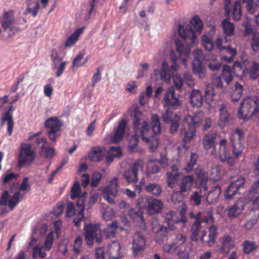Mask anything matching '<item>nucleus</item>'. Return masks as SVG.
Instances as JSON below:
<instances>
[{
  "instance_id": "obj_63",
  "label": "nucleus",
  "mask_w": 259,
  "mask_h": 259,
  "mask_svg": "<svg viewBox=\"0 0 259 259\" xmlns=\"http://www.w3.org/2000/svg\"><path fill=\"white\" fill-rule=\"evenodd\" d=\"M38 254L40 258H45L46 256V253L42 251V247L37 245L33 247L32 251V257L34 259L37 258V254Z\"/></svg>"
},
{
  "instance_id": "obj_35",
  "label": "nucleus",
  "mask_w": 259,
  "mask_h": 259,
  "mask_svg": "<svg viewBox=\"0 0 259 259\" xmlns=\"http://www.w3.org/2000/svg\"><path fill=\"white\" fill-rule=\"evenodd\" d=\"M221 52L222 54H226L222 55L220 58L221 60L227 63L232 62L237 54L236 50L230 46L224 47Z\"/></svg>"
},
{
  "instance_id": "obj_14",
  "label": "nucleus",
  "mask_w": 259,
  "mask_h": 259,
  "mask_svg": "<svg viewBox=\"0 0 259 259\" xmlns=\"http://www.w3.org/2000/svg\"><path fill=\"white\" fill-rule=\"evenodd\" d=\"M20 192L17 191L10 197L8 190L3 191L0 196V206H6L7 205L11 210H13L15 207L20 201Z\"/></svg>"
},
{
  "instance_id": "obj_17",
  "label": "nucleus",
  "mask_w": 259,
  "mask_h": 259,
  "mask_svg": "<svg viewBox=\"0 0 259 259\" xmlns=\"http://www.w3.org/2000/svg\"><path fill=\"white\" fill-rule=\"evenodd\" d=\"M132 249L134 256H137L139 253L146 248V239L144 235L139 231L134 233L132 237Z\"/></svg>"
},
{
  "instance_id": "obj_52",
  "label": "nucleus",
  "mask_w": 259,
  "mask_h": 259,
  "mask_svg": "<svg viewBox=\"0 0 259 259\" xmlns=\"http://www.w3.org/2000/svg\"><path fill=\"white\" fill-rule=\"evenodd\" d=\"M220 121L222 123H225L229 121V114L226 105L223 104L219 108Z\"/></svg>"
},
{
  "instance_id": "obj_22",
  "label": "nucleus",
  "mask_w": 259,
  "mask_h": 259,
  "mask_svg": "<svg viewBox=\"0 0 259 259\" xmlns=\"http://www.w3.org/2000/svg\"><path fill=\"white\" fill-rule=\"evenodd\" d=\"M181 174L178 165L171 164L166 174L167 184L169 188H174L176 186Z\"/></svg>"
},
{
  "instance_id": "obj_54",
  "label": "nucleus",
  "mask_w": 259,
  "mask_h": 259,
  "mask_svg": "<svg viewBox=\"0 0 259 259\" xmlns=\"http://www.w3.org/2000/svg\"><path fill=\"white\" fill-rule=\"evenodd\" d=\"M31 3V0H27L26 4L27 5V8L26 9L25 14L30 13L31 15L35 17L37 16L38 12L39 10L40 6L38 2H33L34 4V6L32 8L30 7V4Z\"/></svg>"
},
{
  "instance_id": "obj_36",
  "label": "nucleus",
  "mask_w": 259,
  "mask_h": 259,
  "mask_svg": "<svg viewBox=\"0 0 259 259\" xmlns=\"http://www.w3.org/2000/svg\"><path fill=\"white\" fill-rule=\"evenodd\" d=\"M221 193V187L218 185L214 186L209 191L207 195L206 201L209 204L215 202L218 200Z\"/></svg>"
},
{
  "instance_id": "obj_38",
  "label": "nucleus",
  "mask_w": 259,
  "mask_h": 259,
  "mask_svg": "<svg viewBox=\"0 0 259 259\" xmlns=\"http://www.w3.org/2000/svg\"><path fill=\"white\" fill-rule=\"evenodd\" d=\"M205 195V192L202 189H197L192 192L190 200L193 206H199L202 201L203 196Z\"/></svg>"
},
{
  "instance_id": "obj_6",
  "label": "nucleus",
  "mask_w": 259,
  "mask_h": 259,
  "mask_svg": "<svg viewBox=\"0 0 259 259\" xmlns=\"http://www.w3.org/2000/svg\"><path fill=\"white\" fill-rule=\"evenodd\" d=\"M61 126V120L57 116L49 117L45 121L44 126L48 130V135L52 142L56 143L57 138L60 136Z\"/></svg>"
},
{
  "instance_id": "obj_44",
  "label": "nucleus",
  "mask_w": 259,
  "mask_h": 259,
  "mask_svg": "<svg viewBox=\"0 0 259 259\" xmlns=\"http://www.w3.org/2000/svg\"><path fill=\"white\" fill-rule=\"evenodd\" d=\"M243 86L242 84L238 82H236L231 95L232 102H235L240 99L243 94Z\"/></svg>"
},
{
  "instance_id": "obj_41",
  "label": "nucleus",
  "mask_w": 259,
  "mask_h": 259,
  "mask_svg": "<svg viewBox=\"0 0 259 259\" xmlns=\"http://www.w3.org/2000/svg\"><path fill=\"white\" fill-rule=\"evenodd\" d=\"M208 228V240L206 241L209 246H212L215 242L218 235V228L213 224Z\"/></svg>"
},
{
  "instance_id": "obj_29",
  "label": "nucleus",
  "mask_w": 259,
  "mask_h": 259,
  "mask_svg": "<svg viewBox=\"0 0 259 259\" xmlns=\"http://www.w3.org/2000/svg\"><path fill=\"white\" fill-rule=\"evenodd\" d=\"M121 245L118 242H113L106 249V253L110 259H119L121 256Z\"/></svg>"
},
{
  "instance_id": "obj_5",
  "label": "nucleus",
  "mask_w": 259,
  "mask_h": 259,
  "mask_svg": "<svg viewBox=\"0 0 259 259\" xmlns=\"http://www.w3.org/2000/svg\"><path fill=\"white\" fill-rule=\"evenodd\" d=\"M245 138V133L242 130L235 129L230 136L232 151L235 158H238L242 153L244 145L243 142Z\"/></svg>"
},
{
  "instance_id": "obj_23",
  "label": "nucleus",
  "mask_w": 259,
  "mask_h": 259,
  "mask_svg": "<svg viewBox=\"0 0 259 259\" xmlns=\"http://www.w3.org/2000/svg\"><path fill=\"white\" fill-rule=\"evenodd\" d=\"M146 200L147 203L146 209L149 214L160 213L163 207V203L161 200L151 197H147Z\"/></svg>"
},
{
  "instance_id": "obj_8",
  "label": "nucleus",
  "mask_w": 259,
  "mask_h": 259,
  "mask_svg": "<svg viewBox=\"0 0 259 259\" xmlns=\"http://www.w3.org/2000/svg\"><path fill=\"white\" fill-rule=\"evenodd\" d=\"M84 240L88 246H92L94 240L99 244L101 242L102 240L101 231L97 225L91 224L86 225L84 227Z\"/></svg>"
},
{
  "instance_id": "obj_59",
  "label": "nucleus",
  "mask_w": 259,
  "mask_h": 259,
  "mask_svg": "<svg viewBox=\"0 0 259 259\" xmlns=\"http://www.w3.org/2000/svg\"><path fill=\"white\" fill-rule=\"evenodd\" d=\"M252 50L257 52L259 49V33H254L251 39L250 43Z\"/></svg>"
},
{
  "instance_id": "obj_60",
  "label": "nucleus",
  "mask_w": 259,
  "mask_h": 259,
  "mask_svg": "<svg viewBox=\"0 0 259 259\" xmlns=\"http://www.w3.org/2000/svg\"><path fill=\"white\" fill-rule=\"evenodd\" d=\"M54 241V232H51L47 235L44 244V248L47 250H50Z\"/></svg>"
},
{
  "instance_id": "obj_25",
  "label": "nucleus",
  "mask_w": 259,
  "mask_h": 259,
  "mask_svg": "<svg viewBox=\"0 0 259 259\" xmlns=\"http://www.w3.org/2000/svg\"><path fill=\"white\" fill-rule=\"evenodd\" d=\"M218 136V133L216 131H211L205 134L202 139V144L204 149L206 150L213 149L214 153H216V148L215 141Z\"/></svg>"
},
{
  "instance_id": "obj_56",
  "label": "nucleus",
  "mask_w": 259,
  "mask_h": 259,
  "mask_svg": "<svg viewBox=\"0 0 259 259\" xmlns=\"http://www.w3.org/2000/svg\"><path fill=\"white\" fill-rule=\"evenodd\" d=\"M202 42L205 49L208 51H211L214 47L213 41L210 37L204 34L202 37Z\"/></svg>"
},
{
  "instance_id": "obj_40",
  "label": "nucleus",
  "mask_w": 259,
  "mask_h": 259,
  "mask_svg": "<svg viewBox=\"0 0 259 259\" xmlns=\"http://www.w3.org/2000/svg\"><path fill=\"white\" fill-rule=\"evenodd\" d=\"M247 72L251 79L258 80V85H259V62L253 61L251 63L249 67L247 69Z\"/></svg>"
},
{
  "instance_id": "obj_31",
  "label": "nucleus",
  "mask_w": 259,
  "mask_h": 259,
  "mask_svg": "<svg viewBox=\"0 0 259 259\" xmlns=\"http://www.w3.org/2000/svg\"><path fill=\"white\" fill-rule=\"evenodd\" d=\"M105 157V148L102 147H94L89 153L90 160L94 162H100Z\"/></svg>"
},
{
  "instance_id": "obj_24",
  "label": "nucleus",
  "mask_w": 259,
  "mask_h": 259,
  "mask_svg": "<svg viewBox=\"0 0 259 259\" xmlns=\"http://www.w3.org/2000/svg\"><path fill=\"white\" fill-rule=\"evenodd\" d=\"M171 236L172 242L166 247V251L169 253L175 252L179 246L184 244L187 241L186 236L181 233H173Z\"/></svg>"
},
{
  "instance_id": "obj_20",
  "label": "nucleus",
  "mask_w": 259,
  "mask_h": 259,
  "mask_svg": "<svg viewBox=\"0 0 259 259\" xmlns=\"http://www.w3.org/2000/svg\"><path fill=\"white\" fill-rule=\"evenodd\" d=\"M194 183V178L192 175L185 176L182 177L178 184L179 190L176 194H179L183 196L187 195L192 189Z\"/></svg>"
},
{
  "instance_id": "obj_12",
  "label": "nucleus",
  "mask_w": 259,
  "mask_h": 259,
  "mask_svg": "<svg viewBox=\"0 0 259 259\" xmlns=\"http://www.w3.org/2000/svg\"><path fill=\"white\" fill-rule=\"evenodd\" d=\"M179 97V95H177L175 93L173 87L168 88L165 92L162 101L164 108L178 109L181 105V102Z\"/></svg>"
},
{
  "instance_id": "obj_50",
  "label": "nucleus",
  "mask_w": 259,
  "mask_h": 259,
  "mask_svg": "<svg viewBox=\"0 0 259 259\" xmlns=\"http://www.w3.org/2000/svg\"><path fill=\"white\" fill-rule=\"evenodd\" d=\"M232 14L233 19L234 21H238L240 20L242 17V10L240 1H237L235 2L233 6Z\"/></svg>"
},
{
  "instance_id": "obj_53",
  "label": "nucleus",
  "mask_w": 259,
  "mask_h": 259,
  "mask_svg": "<svg viewBox=\"0 0 259 259\" xmlns=\"http://www.w3.org/2000/svg\"><path fill=\"white\" fill-rule=\"evenodd\" d=\"M231 68L232 69V72L233 73L234 76L239 77L244 75L245 71L243 69L242 65L240 62L238 61L235 62L232 67Z\"/></svg>"
},
{
  "instance_id": "obj_55",
  "label": "nucleus",
  "mask_w": 259,
  "mask_h": 259,
  "mask_svg": "<svg viewBox=\"0 0 259 259\" xmlns=\"http://www.w3.org/2000/svg\"><path fill=\"white\" fill-rule=\"evenodd\" d=\"M118 228V224L116 221H112L110 224H108L106 228L107 235L109 237L114 236Z\"/></svg>"
},
{
  "instance_id": "obj_2",
  "label": "nucleus",
  "mask_w": 259,
  "mask_h": 259,
  "mask_svg": "<svg viewBox=\"0 0 259 259\" xmlns=\"http://www.w3.org/2000/svg\"><path fill=\"white\" fill-rule=\"evenodd\" d=\"M193 28L189 26V28L185 29L181 25L179 24L178 26V32L180 36L185 40L189 39V44L185 45L179 39L175 40L177 51L179 53L180 56L188 57L191 52L192 44L197 42V37L195 31L201 33L203 27V23L200 18L198 15H195L190 21Z\"/></svg>"
},
{
  "instance_id": "obj_47",
  "label": "nucleus",
  "mask_w": 259,
  "mask_h": 259,
  "mask_svg": "<svg viewBox=\"0 0 259 259\" xmlns=\"http://www.w3.org/2000/svg\"><path fill=\"white\" fill-rule=\"evenodd\" d=\"M244 4L246 11L250 14H254L259 9V0H248Z\"/></svg>"
},
{
  "instance_id": "obj_43",
  "label": "nucleus",
  "mask_w": 259,
  "mask_h": 259,
  "mask_svg": "<svg viewBox=\"0 0 259 259\" xmlns=\"http://www.w3.org/2000/svg\"><path fill=\"white\" fill-rule=\"evenodd\" d=\"M222 28L225 34L228 36L233 35L235 27L234 24L231 22L228 18L224 19L222 22Z\"/></svg>"
},
{
  "instance_id": "obj_30",
  "label": "nucleus",
  "mask_w": 259,
  "mask_h": 259,
  "mask_svg": "<svg viewBox=\"0 0 259 259\" xmlns=\"http://www.w3.org/2000/svg\"><path fill=\"white\" fill-rule=\"evenodd\" d=\"M195 172L197 177L196 183L198 185V189H202L204 192H206L208 188L207 186L208 180V174L201 169L196 170Z\"/></svg>"
},
{
  "instance_id": "obj_45",
  "label": "nucleus",
  "mask_w": 259,
  "mask_h": 259,
  "mask_svg": "<svg viewBox=\"0 0 259 259\" xmlns=\"http://www.w3.org/2000/svg\"><path fill=\"white\" fill-rule=\"evenodd\" d=\"M234 75L231 67L227 65H224L221 76L228 84L232 81Z\"/></svg>"
},
{
  "instance_id": "obj_51",
  "label": "nucleus",
  "mask_w": 259,
  "mask_h": 259,
  "mask_svg": "<svg viewBox=\"0 0 259 259\" xmlns=\"http://www.w3.org/2000/svg\"><path fill=\"white\" fill-rule=\"evenodd\" d=\"M146 170L149 175L155 174L160 171V167L155 160H150L147 163Z\"/></svg>"
},
{
  "instance_id": "obj_11",
  "label": "nucleus",
  "mask_w": 259,
  "mask_h": 259,
  "mask_svg": "<svg viewBox=\"0 0 259 259\" xmlns=\"http://www.w3.org/2000/svg\"><path fill=\"white\" fill-rule=\"evenodd\" d=\"M35 153L32 150V145L25 144L20 148L18 157V165L20 167L30 165L34 161Z\"/></svg>"
},
{
  "instance_id": "obj_1",
  "label": "nucleus",
  "mask_w": 259,
  "mask_h": 259,
  "mask_svg": "<svg viewBox=\"0 0 259 259\" xmlns=\"http://www.w3.org/2000/svg\"><path fill=\"white\" fill-rule=\"evenodd\" d=\"M133 124L135 135L141 137L143 142L148 145L152 152H155L159 144L158 135L161 133V126L158 115H152L150 126L147 121L135 115L133 119Z\"/></svg>"
},
{
  "instance_id": "obj_27",
  "label": "nucleus",
  "mask_w": 259,
  "mask_h": 259,
  "mask_svg": "<svg viewBox=\"0 0 259 259\" xmlns=\"http://www.w3.org/2000/svg\"><path fill=\"white\" fill-rule=\"evenodd\" d=\"M14 110L15 109L13 108L12 105H11V106L9 107L8 110L3 114L2 119V125H3L5 122H7V132L9 136H11L12 135L14 125L12 115V113Z\"/></svg>"
},
{
  "instance_id": "obj_62",
  "label": "nucleus",
  "mask_w": 259,
  "mask_h": 259,
  "mask_svg": "<svg viewBox=\"0 0 259 259\" xmlns=\"http://www.w3.org/2000/svg\"><path fill=\"white\" fill-rule=\"evenodd\" d=\"M183 80L184 83L189 88H192L195 85L194 78L190 72H186L184 74Z\"/></svg>"
},
{
  "instance_id": "obj_61",
  "label": "nucleus",
  "mask_w": 259,
  "mask_h": 259,
  "mask_svg": "<svg viewBox=\"0 0 259 259\" xmlns=\"http://www.w3.org/2000/svg\"><path fill=\"white\" fill-rule=\"evenodd\" d=\"M57 63L58 62H56V64H53V69L57 70L56 76L60 77L63 73L64 69L68 62L67 61L62 62L59 66L57 65Z\"/></svg>"
},
{
  "instance_id": "obj_57",
  "label": "nucleus",
  "mask_w": 259,
  "mask_h": 259,
  "mask_svg": "<svg viewBox=\"0 0 259 259\" xmlns=\"http://www.w3.org/2000/svg\"><path fill=\"white\" fill-rule=\"evenodd\" d=\"M19 177V174H15L13 172H11L8 174H6L4 176H2L3 178V184L6 185L9 183L12 182L14 180H16Z\"/></svg>"
},
{
  "instance_id": "obj_21",
  "label": "nucleus",
  "mask_w": 259,
  "mask_h": 259,
  "mask_svg": "<svg viewBox=\"0 0 259 259\" xmlns=\"http://www.w3.org/2000/svg\"><path fill=\"white\" fill-rule=\"evenodd\" d=\"M16 19L13 10L4 12L3 16L0 18V22L4 30L9 29L11 32L16 31L17 29L14 26Z\"/></svg>"
},
{
  "instance_id": "obj_3",
  "label": "nucleus",
  "mask_w": 259,
  "mask_h": 259,
  "mask_svg": "<svg viewBox=\"0 0 259 259\" xmlns=\"http://www.w3.org/2000/svg\"><path fill=\"white\" fill-rule=\"evenodd\" d=\"M190 217L194 219L195 220L192 223L191 227V234L190 238L193 241H197L199 240V236L202 231V234L200 239L202 242H204V237L206 235V232L202 230V223L207 224H213L214 221L213 217V212L212 211H208L207 212L199 211L194 213L192 211L190 213Z\"/></svg>"
},
{
  "instance_id": "obj_32",
  "label": "nucleus",
  "mask_w": 259,
  "mask_h": 259,
  "mask_svg": "<svg viewBox=\"0 0 259 259\" xmlns=\"http://www.w3.org/2000/svg\"><path fill=\"white\" fill-rule=\"evenodd\" d=\"M126 124L127 122L124 119H122L119 121L118 126L115 131L114 135L111 139L113 143H117L122 140Z\"/></svg>"
},
{
  "instance_id": "obj_42",
  "label": "nucleus",
  "mask_w": 259,
  "mask_h": 259,
  "mask_svg": "<svg viewBox=\"0 0 259 259\" xmlns=\"http://www.w3.org/2000/svg\"><path fill=\"white\" fill-rule=\"evenodd\" d=\"M217 91L214 90V88L212 85H207L204 91V97L205 102L207 104H211V102L214 99Z\"/></svg>"
},
{
  "instance_id": "obj_34",
  "label": "nucleus",
  "mask_w": 259,
  "mask_h": 259,
  "mask_svg": "<svg viewBox=\"0 0 259 259\" xmlns=\"http://www.w3.org/2000/svg\"><path fill=\"white\" fill-rule=\"evenodd\" d=\"M248 198L249 201L255 204L259 201V180L254 182L250 188Z\"/></svg>"
},
{
  "instance_id": "obj_37",
  "label": "nucleus",
  "mask_w": 259,
  "mask_h": 259,
  "mask_svg": "<svg viewBox=\"0 0 259 259\" xmlns=\"http://www.w3.org/2000/svg\"><path fill=\"white\" fill-rule=\"evenodd\" d=\"M131 219L135 222L144 223L145 222L143 212L139 208H132L128 211Z\"/></svg>"
},
{
  "instance_id": "obj_13",
  "label": "nucleus",
  "mask_w": 259,
  "mask_h": 259,
  "mask_svg": "<svg viewBox=\"0 0 259 259\" xmlns=\"http://www.w3.org/2000/svg\"><path fill=\"white\" fill-rule=\"evenodd\" d=\"M218 153L221 161L226 162L231 166L234 165L235 160L230 153L228 141L226 139H222L219 141Z\"/></svg>"
},
{
  "instance_id": "obj_16",
  "label": "nucleus",
  "mask_w": 259,
  "mask_h": 259,
  "mask_svg": "<svg viewBox=\"0 0 259 259\" xmlns=\"http://www.w3.org/2000/svg\"><path fill=\"white\" fill-rule=\"evenodd\" d=\"M143 167V161L138 159L133 163L131 167L125 170L123 175L127 182L137 183L138 181V171L140 169H142Z\"/></svg>"
},
{
  "instance_id": "obj_7",
  "label": "nucleus",
  "mask_w": 259,
  "mask_h": 259,
  "mask_svg": "<svg viewBox=\"0 0 259 259\" xmlns=\"http://www.w3.org/2000/svg\"><path fill=\"white\" fill-rule=\"evenodd\" d=\"M197 117L192 116H187L184 123V128L182 132L183 135V142L188 143L194 137L196 134V125H198L196 120Z\"/></svg>"
},
{
  "instance_id": "obj_28",
  "label": "nucleus",
  "mask_w": 259,
  "mask_h": 259,
  "mask_svg": "<svg viewBox=\"0 0 259 259\" xmlns=\"http://www.w3.org/2000/svg\"><path fill=\"white\" fill-rule=\"evenodd\" d=\"M189 99L190 103L194 108L201 107L204 100L202 93L198 89L192 90Z\"/></svg>"
},
{
  "instance_id": "obj_15",
  "label": "nucleus",
  "mask_w": 259,
  "mask_h": 259,
  "mask_svg": "<svg viewBox=\"0 0 259 259\" xmlns=\"http://www.w3.org/2000/svg\"><path fill=\"white\" fill-rule=\"evenodd\" d=\"M245 179L243 177H239L236 180L231 182L225 192V197L226 199H232L237 194H240L239 190L243 188Z\"/></svg>"
},
{
  "instance_id": "obj_39",
  "label": "nucleus",
  "mask_w": 259,
  "mask_h": 259,
  "mask_svg": "<svg viewBox=\"0 0 259 259\" xmlns=\"http://www.w3.org/2000/svg\"><path fill=\"white\" fill-rule=\"evenodd\" d=\"M145 191L155 196H159L162 192L161 185L156 183H149L145 187Z\"/></svg>"
},
{
  "instance_id": "obj_18",
  "label": "nucleus",
  "mask_w": 259,
  "mask_h": 259,
  "mask_svg": "<svg viewBox=\"0 0 259 259\" xmlns=\"http://www.w3.org/2000/svg\"><path fill=\"white\" fill-rule=\"evenodd\" d=\"M118 181L117 178L115 177L103 190V197L110 203H115L114 198L118 191Z\"/></svg>"
},
{
  "instance_id": "obj_26",
  "label": "nucleus",
  "mask_w": 259,
  "mask_h": 259,
  "mask_svg": "<svg viewBox=\"0 0 259 259\" xmlns=\"http://www.w3.org/2000/svg\"><path fill=\"white\" fill-rule=\"evenodd\" d=\"M245 202L243 199H238L228 209V216L231 219L238 218L244 210Z\"/></svg>"
},
{
  "instance_id": "obj_33",
  "label": "nucleus",
  "mask_w": 259,
  "mask_h": 259,
  "mask_svg": "<svg viewBox=\"0 0 259 259\" xmlns=\"http://www.w3.org/2000/svg\"><path fill=\"white\" fill-rule=\"evenodd\" d=\"M221 246L220 250L223 254L228 253L230 250L234 247V242L231 237L225 234L221 239Z\"/></svg>"
},
{
  "instance_id": "obj_9",
  "label": "nucleus",
  "mask_w": 259,
  "mask_h": 259,
  "mask_svg": "<svg viewBox=\"0 0 259 259\" xmlns=\"http://www.w3.org/2000/svg\"><path fill=\"white\" fill-rule=\"evenodd\" d=\"M180 217L179 218L177 213L174 210H169L165 214L164 222L167 225L170 231L177 229V225L180 223H182L185 226L188 222L185 212L184 211L180 212Z\"/></svg>"
},
{
  "instance_id": "obj_4",
  "label": "nucleus",
  "mask_w": 259,
  "mask_h": 259,
  "mask_svg": "<svg viewBox=\"0 0 259 259\" xmlns=\"http://www.w3.org/2000/svg\"><path fill=\"white\" fill-rule=\"evenodd\" d=\"M238 117L240 120L247 121L252 117L259 119V96L247 97L240 104Z\"/></svg>"
},
{
  "instance_id": "obj_48",
  "label": "nucleus",
  "mask_w": 259,
  "mask_h": 259,
  "mask_svg": "<svg viewBox=\"0 0 259 259\" xmlns=\"http://www.w3.org/2000/svg\"><path fill=\"white\" fill-rule=\"evenodd\" d=\"M180 116L176 114L169 122L170 123L169 132L170 134L176 135L177 134L180 125Z\"/></svg>"
},
{
  "instance_id": "obj_46",
  "label": "nucleus",
  "mask_w": 259,
  "mask_h": 259,
  "mask_svg": "<svg viewBox=\"0 0 259 259\" xmlns=\"http://www.w3.org/2000/svg\"><path fill=\"white\" fill-rule=\"evenodd\" d=\"M198 156L195 153H191L189 160L186 165L183 168V170L187 173H189L194 169V166L196 165Z\"/></svg>"
},
{
  "instance_id": "obj_49",
  "label": "nucleus",
  "mask_w": 259,
  "mask_h": 259,
  "mask_svg": "<svg viewBox=\"0 0 259 259\" xmlns=\"http://www.w3.org/2000/svg\"><path fill=\"white\" fill-rule=\"evenodd\" d=\"M257 247V245L253 240H245L242 244V250L245 254H249L255 250Z\"/></svg>"
},
{
  "instance_id": "obj_19",
  "label": "nucleus",
  "mask_w": 259,
  "mask_h": 259,
  "mask_svg": "<svg viewBox=\"0 0 259 259\" xmlns=\"http://www.w3.org/2000/svg\"><path fill=\"white\" fill-rule=\"evenodd\" d=\"M193 55L194 59L192 63L193 72L195 74H197L200 78H203L205 76L202 63L204 58L203 52L201 50L196 49L194 51Z\"/></svg>"
},
{
  "instance_id": "obj_10",
  "label": "nucleus",
  "mask_w": 259,
  "mask_h": 259,
  "mask_svg": "<svg viewBox=\"0 0 259 259\" xmlns=\"http://www.w3.org/2000/svg\"><path fill=\"white\" fill-rule=\"evenodd\" d=\"M152 230L154 234L155 239L158 243H161L168 239L169 229L159 223L158 219L154 218L151 222Z\"/></svg>"
},
{
  "instance_id": "obj_64",
  "label": "nucleus",
  "mask_w": 259,
  "mask_h": 259,
  "mask_svg": "<svg viewBox=\"0 0 259 259\" xmlns=\"http://www.w3.org/2000/svg\"><path fill=\"white\" fill-rule=\"evenodd\" d=\"M84 218V208H80L77 215L73 219V223L74 226L77 227H79L81 225L83 219Z\"/></svg>"
},
{
  "instance_id": "obj_58",
  "label": "nucleus",
  "mask_w": 259,
  "mask_h": 259,
  "mask_svg": "<svg viewBox=\"0 0 259 259\" xmlns=\"http://www.w3.org/2000/svg\"><path fill=\"white\" fill-rule=\"evenodd\" d=\"M223 78L221 76H213L212 77V83L208 84V85H212V88L217 90H221L223 87V82L222 81Z\"/></svg>"
}]
</instances>
